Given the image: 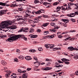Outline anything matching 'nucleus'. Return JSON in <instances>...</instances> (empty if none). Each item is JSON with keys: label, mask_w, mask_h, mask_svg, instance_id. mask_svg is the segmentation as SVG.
Wrapping results in <instances>:
<instances>
[{"label": "nucleus", "mask_w": 78, "mask_h": 78, "mask_svg": "<svg viewBox=\"0 0 78 78\" xmlns=\"http://www.w3.org/2000/svg\"><path fill=\"white\" fill-rule=\"evenodd\" d=\"M22 37H24L23 39L25 41H27V38L24 37V36L23 35H14V36H12L6 40L7 41H9V42H11V41H15L17 39H20L22 38Z\"/></svg>", "instance_id": "obj_1"}, {"label": "nucleus", "mask_w": 78, "mask_h": 78, "mask_svg": "<svg viewBox=\"0 0 78 78\" xmlns=\"http://www.w3.org/2000/svg\"><path fill=\"white\" fill-rule=\"evenodd\" d=\"M0 27L1 28L4 29L3 30V31H5V32H6V31H9L10 30H9L10 28H9V27H8V26L6 25L3 24L1 23L0 24Z\"/></svg>", "instance_id": "obj_2"}, {"label": "nucleus", "mask_w": 78, "mask_h": 78, "mask_svg": "<svg viewBox=\"0 0 78 78\" xmlns=\"http://www.w3.org/2000/svg\"><path fill=\"white\" fill-rule=\"evenodd\" d=\"M22 4H20L19 5L17 4L16 3L14 2V3L13 4H12V5L10 6L11 7H16V6H19V7H20L18 8L19 9V11H22V10H23V9L22 7Z\"/></svg>", "instance_id": "obj_3"}, {"label": "nucleus", "mask_w": 78, "mask_h": 78, "mask_svg": "<svg viewBox=\"0 0 78 78\" xmlns=\"http://www.w3.org/2000/svg\"><path fill=\"white\" fill-rule=\"evenodd\" d=\"M17 17L18 19H17V21H19V20H22V22H24V21H26L27 19L26 18H23V16L22 15L17 16Z\"/></svg>", "instance_id": "obj_4"}, {"label": "nucleus", "mask_w": 78, "mask_h": 78, "mask_svg": "<svg viewBox=\"0 0 78 78\" xmlns=\"http://www.w3.org/2000/svg\"><path fill=\"white\" fill-rule=\"evenodd\" d=\"M2 23L4 25L8 26V25H11L13 23L11 21L9 20L7 21L2 22Z\"/></svg>", "instance_id": "obj_5"}, {"label": "nucleus", "mask_w": 78, "mask_h": 78, "mask_svg": "<svg viewBox=\"0 0 78 78\" xmlns=\"http://www.w3.org/2000/svg\"><path fill=\"white\" fill-rule=\"evenodd\" d=\"M61 10L62 11H68V10H70L72 9V8H70V7L69 6H67L66 7H64V6H61Z\"/></svg>", "instance_id": "obj_6"}, {"label": "nucleus", "mask_w": 78, "mask_h": 78, "mask_svg": "<svg viewBox=\"0 0 78 78\" xmlns=\"http://www.w3.org/2000/svg\"><path fill=\"white\" fill-rule=\"evenodd\" d=\"M29 29L28 28H23L22 27L21 28L20 30L18 31V33H20V32H26V33H27Z\"/></svg>", "instance_id": "obj_7"}, {"label": "nucleus", "mask_w": 78, "mask_h": 78, "mask_svg": "<svg viewBox=\"0 0 78 78\" xmlns=\"http://www.w3.org/2000/svg\"><path fill=\"white\" fill-rule=\"evenodd\" d=\"M32 10V9H29L25 11V13L26 14V17H28V16H30V14L31 13Z\"/></svg>", "instance_id": "obj_8"}, {"label": "nucleus", "mask_w": 78, "mask_h": 78, "mask_svg": "<svg viewBox=\"0 0 78 78\" xmlns=\"http://www.w3.org/2000/svg\"><path fill=\"white\" fill-rule=\"evenodd\" d=\"M52 69V68L47 67L46 68H42L41 69L42 70H46V71H47V70H51Z\"/></svg>", "instance_id": "obj_9"}, {"label": "nucleus", "mask_w": 78, "mask_h": 78, "mask_svg": "<svg viewBox=\"0 0 78 78\" xmlns=\"http://www.w3.org/2000/svg\"><path fill=\"white\" fill-rule=\"evenodd\" d=\"M6 13V10H1L0 11V16H2V15H3Z\"/></svg>", "instance_id": "obj_10"}, {"label": "nucleus", "mask_w": 78, "mask_h": 78, "mask_svg": "<svg viewBox=\"0 0 78 78\" xmlns=\"http://www.w3.org/2000/svg\"><path fill=\"white\" fill-rule=\"evenodd\" d=\"M28 77V74L27 73H25L22 75V77H20L19 78H27Z\"/></svg>", "instance_id": "obj_11"}, {"label": "nucleus", "mask_w": 78, "mask_h": 78, "mask_svg": "<svg viewBox=\"0 0 78 78\" xmlns=\"http://www.w3.org/2000/svg\"><path fill=\"white\" fill-rule=\"evenodd\" d=\"M7 2L3 3L2 2H0V5L1 6H9V5L7 4Z\"/></svg>", "instance_id": "obj_12"}, {"label": "nucleus", "mask_w": 78, "mask_h": 78, "mask_svg": "<svg viewBox=\"0 0 78 78\" xmlns=\"http://www.w3.org/2000/svg\"><path fill=\"white\" fill-rule=\"evenodd\" d=\"M68 49L70 51H73V50H75L76 48L71 46L68 47Z\"/></svg>", "instance_id": "obj_13"}, {"label": "nucleus", "mask_w": 78, "mask_h": 78, "mask_svg": "<svg viewBox=\"0 0 78 78\" xmlns=\"http://www.w3.org/2000/svg\"><path fill=\"white\" fill-rule=\"evenodd\" d=\"M4 70V72H7V73H11V71H8V68H7L6 67H5L4 68V69H2L1 70Z\"/></svg>", "instance_id": "obj_14"}, {"label": "nucleus", "mask_w": 78, "mask_h": 78, "mask_svg": "<svg viewBox=\"0 0 78 78\" xmlns=\"http://www.w3.org/2000/svg\"><path fill=\"white\" fill-rule=\"evenodd\" d=\"M25 59L27 60V61H29V60H31L32 59V58L31 57V56H27L25 57Z\"/></svg>", "instance_id": "obj_15"}, {"label": "nucleus", "mask_w": 78, "mask_h": 78, "mask_svg": "<svg viewBox=\"0 0 78 78\" xmlns=\"http://www.w3.org/2000/svg\"><path fill=\"white\" fill-rule=\"evenodd\" d=\"M61 20L62 21V22H66V23H68L69 21V20L67 19H62Z\"/></svg>", "instance_id": "obj_16"}, {"label": "nucleus", "mask_w": 78, "mask_h": 78, "mask_svg": "<svg viewBox=\"0 0 78 78\" xmlns=\"http://www.w3.org/2000/svg\"><path fill=\"white\" fill-rule=\"evenodd\" d=\"M43 5H46V6H47L48 5V6L46 7V8H49V5H50V4L49 3L44 2L43 3Z\"/></svg>", "instance_id": "obj_17"}, {"label": "nucleus", "mask_w": 78, "mask_h": 78, "mask_svg": "<svg viewBox=\"0 0 78 78\" xmlns=\"http://www.w3.org/2000/svg\"><path fill=\"white\" fill-rule=\"evenodd\" d=\"M1 64L3 66H5V65H6L7 63L5 62V61L4 60H2L1 61Z\"/></svg>", "instance_id": "obj_18"}, {"label": "nucleus", "mask_w": 78, "mask_h": 78, "mask_svg": "<svg viewBox=\"0 0 78 78\" xmlns=\"http://www.w3.org/2000/svg\"><path fill=\"white\" fill-rule=\"evenodd\" d=\"M16 28H17V26L16 25H13L11 26V29L12 30H14V29H16Z\"/></svg>", "instance_id": "obj_19"}, {"label": "nucleus", "mask_w": 78, "mask_h": 78, "mask_svg": "<svg viewBox=\"0 0 78 78\" xmlns=\"http://www.w3.org/2000/svg\"><path fill=\"white\" fill-rule=\"evenodd\" d=\"M61 60L62 61H63V62H64L65 61H70L69 59L65 58L62 59Z\"/></svg>", "instance_id": "obj_20"}, {"label": "nucleus", "mask_w": 78, "mask_h": 78, "mask_svg": "<svg viewBox=\"0 0 78 78\" xmlns=\"http://www.w3.org/2000/svg\"><path fill=\"white\" fill-rule=\"evenodd\" d=\"M43 33H44V35H47L48 34H49L48 31H44Z\"/></svg>", "instance_id": "obj_21"}, {"label": "nucleus", "mask_w": 78, "mask_h": 78, "mask_svg": "<svg viewBox=\"0 0 78 78\" xmlns=\"http://www.w3.org/2000/svg\"><path fill=\"white\" fill-rule=\"evenodd\" d=\"M62 65H60L59 64H57L56 65V67L57 68L58 67H62Z\"/></svg>", "instance_id": "obj_22"}, {"label": "nucleus", "mask_w": 78, "mask_h": 78, "mask_svg": "<svg viewBox=\"0 0 78 78\" xmlns=\"http://www.w3.org/2000/svg\"><path fill=\"white\" fill-rule=\"evenodd\" d=\"M34 64H37V65L39 66L40 65V62L39 61H37L35 62H34Z\"/></svg>", "instance_id": "obj_23"}, {"label": "nucleus", "mask_w": 78, "mask_h": 78, "mask_svg": "<svg viewBox=\"0 0 78 78\" xmlns=\"http://www.w3.org/2000/svg\"><path fill=\"white\" fill-rule=\"evenodd\" d=\"M48 24H49V23H44L43 24V26L44 27H47V26L48 25Z\"/></svg>", "instance_id": "obj_24"}, {"label": "nucleus", "mask_w": 78, "mask_h": 78, "mask_svg": "<svg viewBox=\"0 0 78 78\" xmlns=\"http://www.w3.org/2000/svg\"><path fill=\"white\" fill-rule=\"evenodd\" d=\"M10 76L12 78H15L17 76H15V74H13Z\"/></svg>", "instance_id": "obj_25"}, {"label": "nucleus", "mask_w": 78, "mask_h": 78, "mask_svg": "<svg viewBox=\"0 0 78 78\" xmlns=\"http://www.w3.org/2000/svg\"><path fill=\"white\" fill-rule=\"evenodd\" d=\"M75 4H73L72 2H69L68 3V6H72V5H73Z\"/></svg>", "instance_id": "obj_26"}, {"label": "nucleus", "mask_w": 78, "mask_h": 78, "mask_svg": "<svg viewBox=\"0 0 78 78\" xmlns=\"http://www.w3.org/2000/svg\"><path fill=\"white\" fill-rule=\"evenodd\" d=\"M19 59H24V58H23V56L22 55H20V56H19L18 57Z\"/></svg>", "instance_id": "obj_27"}, {"label": "nucleus", "mask_w": 78, "mask_h": 78, "mask_svg": "<svg viewBox=\"0 0 78 78\" xmlns=\"http://www.w3.org/2000/svg\"><path fill=\"white\" fill-rule=\"evenodd\" d=\"M51 18L52 19L51 20V22L55 21V19H56L55 17H51Z\"/></svg>", "instance_id": "obj_28"}, {"label": "nucleus", "mask_w": 78, "mask_h": 78, "mask_svg": "<svg viewBox=\"0 0 78 78\" xmlns=\"http://www.w3.org/2000/svg\"><path fill=\"white\" fill-rule=\"evenodd\" d=\"M49 31L51 32H55V31H56V30L55 29H50Z\"/></svg>", "instance_id": "obj_29"}, {"label": "nucleus", "mask_w": 78, "mask_h": 78, "mask_svg": "<svg viewBox=\"0 0 78 78\" xmlns=\"http://www.w3.org/2000/svg\"><path fill=\"white\" fill-rule=\"evenodd\" d=\"M50 25L51 26H53V27H55L56 25V24L55 23H50Z\"/></svg>", "instance_id": "obj_30"}, {"label": "nucleus", "mask_w": 78, "mask_h": 78, "mask_svg": "<svg viewBox=\"0 0 78 78\" xmlns=\"http://www.w3.org/2000/svg\"><path fill=\"white\" fill-rule=\"evenodd\" d=\"M11 74V73H9L8 74H5V76L6 77H9V76H10V75Z\"/></svg>", "instance_id": "obj_31"}, {"label": "nucleus", "mask_w": 78, "mask_h": 78, "mask_svg": "<svg viewBox=\"0 0 78 78\" xmlns=\"http://www.w3.org/2000/svg\"><path fill=\"white\" fill-rule=\"evenodd\" d=\"M61 9V7L58 6L57 7L56 9L57 11H60V9Z\"/></svg>", "instance_id": "obj_32"}, {"label": "nucleus", "mask_w": 78, "mask_h": 78, "mask_svg": "<svg viewBox=\"0 0 78 78\" xmlns=\"http://www.w3.org/2000/svg\"><path fill=\"white\" fill-rule=\"evenodd\" d=\"M14 62H19V61L18 60V59H17V58H15L14 59Z\"/></svg>", "instance_id": "obj_33"}, {"label": "nucleus", "mask_w": 78, "mask_h": 78, "mask_svg": "<svg viewBox=\"0 0 78 78\" xmlns=\"http://www.w3.org/2000/svg\"><path fill=\"white\" fill-rule=\"evenodd\" d=\"M41 14V11L40 10H39L37 11L36 14Z\"/></svg>", "instance_id": "obj_34"}, {"label": "nucleus", "mask_w": 78, "mask_h": 78, "mask_svg": "<svg viewBox=\"0 0 78 78\" xmlns=\"http://www.w3.org/2000/svg\"><path fill=\"white\" fill-rule=\"evenodd\" d=\"M71 16V17H75V14L74 13H70Z\"/></svg>", "instance_id": "obj_35"}, {"label": "nucleus", "mask_w": 78, "mask_h": 78, "mask_svg": "<svg viewBox=\"0 0 78 78\" xmlns=\"http://www.w3.org/2000/svg\"><path fill=\"white\" fill-rule=\"evenodd\" d=\"M34 3L35 4H36V3H39V1L38 0H35L34 1Z\"/></svg>", "instance_id": "obj_36"}, {"label": "nucleus", "mask_w": 78, "mask_h": 78, "mask_svg": "<svg viewBox=\"0 0 78 78\" xmlns=\"http://www.w3.org/2000/svg\"><path fill=\"white\" fill-rule=\"evenodd\" d=\"M38 50L40 51H42L43 50V49H42V47H40L39 48H38Z\"/></svg>", "instance_id": "obj_37"}, {"label": "nucleus", "mask_w": 78, "mask_h": 78, "mask_svg": "<svg viewBox=\"0 0 78 78\" xmlns=\"http://www.w3.org/2000/svg\"><path fill=\"white\" fill-rule=\"evenodd\" d=\"M54 46H55V45L53 44H51L49 45V47L51 48H53V47H54Z\"/></svg>", "instance_id": "obj_38"}, {"label": "nucleus", "mask_w": 78, "mask_h": 78, "mask_svg": "<svg viewBox=\"0 0 78 78\" xmlns=\"http://www.w3.org/2000/svg\"><path fill=\"white\" fill-rule=\"evenodd\" d=\"M46 61H52L51 59H50L48 58H46L45 60Z\"/></svg>", "instance_id": "obj_39"}, {"label": "nucleus", "mask_w": 78, "mask_h": 78, "mask_svg": "<svg viewBox=\"0 0 78 78\" xmlns=\"http://www.w3.org/2000/svg\"><path fill=\"white\" fill-rule=\"evenodd\" d=\"M40 11L41 13H42V12H45V10H44V9H40Z\"/></svg>", "instance_id": "obj_40"}, {"label": "nucleus", "mask_w": 78, "mask_h": 78, "mask_svg": "<svg viewBox=\"0 0 78 78\" xmlns=\"http://www.w3.org/2000/svg\"><path fill=\"white\" fill-rule=\"evenodd\" d=\"M34 29H32L31 30H30V33H33L34 32Z\"/></svg>", "instance_id": "obj_41"}, {"label": "nucleus", "mask_w": 78, "mask_h": 78, "mask_svg": "<svg viewBox=\"0 0 78 78\" xmlns=\"http://www.w3.org/2000/svg\"><path fill=\"white\" fill-rule=\"evenodd\" d=\"M70 32H71V33H73L74 32H76V30H70L69 33H70Z\"/></svg>", "instance_id": "obj_42"}, {"label": "nucleus", "mask_w": 78, "mask_h": 78, "mask_svg": "<svg viewBox=\"0 0 78 78\" xmlns=\"http://www.w3.org/2000/svg\"><path fill=\"white\" fill-rule=\"evenodd\" d=\"M18 72H19V73H21L22 72V70H21V69H18Z\"/></svg>", "instance_id": "obj_43"}, {"label": "nucleus", "mask_w": 78, "mask_h": 78, "mask_svg": "<svg viewBox=\"0 0 78 78\" xmlns=\"http://www.w3.org/2000/svg\"><path fill=\"white\" fill-rule=\"evenodd\" d=\"M58 3L57 2H55L54 3V4H53V5H54V6H56V5H58Z\"/></svg>", "instance_id": "obj_44"}, {"label": "nucleus", "mask_w": 78, "mask_h": 78, "mask_svg": "<svg viewBox=\"0 0 78 78\" xmlns=\"http://www.w3.org/2000/svg\"><path fill=\"white\" fill-rule=\"evenodd\" d=\"M62 26H64V27H67V24H66V23H65V24L63 23Z\"/></svg>", "instance_id": "obj_45"}, {"label": "nucleus", "mask_w": 78, "mask_h": 78, "mask_svg": "<svg viewBox=\"0 0 78 78\" xmlns=\"http://www.w3.org/2000/svg\"><path fill=\"white\" fill-rule=\"evenodd\" d=\"M16 53H20V50H19V49H17L16 50Z\"/></svg>", "instance_id": "obj_46"}, {"label": "nucleus", "mask_w": 78, "mask_h": 78, "mask_svg": "<svg viewBox=\"0 0 78 78\" xmlns=\"http://www.w3.org/2000/svg\"><path fill=\"white\" fill-rule=\"evenodd\" d=\"M34 59H35V60H36V61L38 60L37 58V57H36V56L34 57Z\"/></svg>", "instance_id": "obj_47"}, {"label": "nucleus", "mask_w": 78, "mask_h": 78, "mask_svg": "<svg viewBox=\"0 0 78 78\" xmlns=\"http://www.w3.org/2000/svg\"><path fill=\"white\" fill-rule=\"evenodd\" d=\"M27 10H30V9H31V7L30 6H28L27 7Z\"/></svg>", "instance_id": "obj_48"}, {"label": "nucleus", "mask_w": 78, "mask_h": 78, "mask_svg": "<svg viewBox=\"0 0 78 78\" xmlns=\"http://www.w3.org/2000/svg\"><path fill=\"white\" fill-rule=\"evenodd\" d=\"M67 16H68V17H72V16H71V15L70 14H67Z\"/></svg>", "instance_id": "obj_49"}, {"label": "nucleus", "mask_w": 78, "mask_h": 78, "mask_svg": "<svg viewBox=\"0 0 78 78\" xmlns=\"http://www.w3.org/2000/svg\"><path fill=\"white\" fill-rule=\"evenodd\" d=\"M74 5L76 6L77 8H78V3L74 4Z\"/></svg>", "instance_id": "obj_50"}, {"label": "nucleus", "mask_w": 78, "mask_h": 78, "mask_svg": "<svg viewBox=\"0 0 78 78\" xmlns=\"http://www.w3.org/2000/svg\"><path fill=\"white\" fill-rule=\"evenodd\" d=\"M51 64V63H50V62H48V63H47L46 66H50Z\"/></svg>", "instance_id": "obj_51"}, {"label": "nucleus", "mask_w": 78, "mask_h": 78, "mask_svg": "<svg viewBox=\"0 0 78 78\" xmlns=\"http://www.w3.org/2000/svg\"><path fill=\"white\" fill-rule=\"evenodd\" d=\"M58 24H59V25H63V23L60 22H58Z\"/></svg>", "instance_id": "obj_52"}, {"label": "nucleus", "mask_w": 78, "mask_h": 78, "mask_svg": "<svg viewBox=\"0 0 78 78\" xmlns=\"http://www.w3.org/2000/svg\"><path fill=\"white\" fill-rule=\"evenodd\" d=\"M58 27V26H56L55 25V26H54V28H55L54 29H55H55H58V28H59Z\"/></svg>", "instance_id": "obj_53"}, {"label": "nucleus", "mask_w": 78, "mask_h": 78, "mask_svg": "<svg viewBox=\"0 0 78 78\" xmlns=\"http://www.w3.org/2000/svg\"><path fill=\"white\" fill-rule=\"evenodd\" d=\"M45 47H46V48H49V46L48 45V44H46L44 45Z\"/></svg>", "instance_id": "obj_54"}, {"label": "nucleus", "mask_w": 78, "mask_h": 78, "mask_svg": "<svg viewBox=\"0 0 78 78\" xmlns=\"http://www.w3.org/2000/svg\"><path fill=\"white\" fill-rule=\"evenodd\" d=\"M58 63H63V62H62L61 60H58Z\"/></svg>", "instance_id": "obj_55"}, {"label": "nucleus", "mask_w": 78, "mask_h": 78, "mask_svg": "<svg viewBox=\"0 0 78 78\" xmlns=\"http://www.w3.org/2000/svg\"><path fill=\"white\" fill-rule=\"evenodd\" d=\"M71 38V37H67L65 39V41H67V40L69 39H70Z\"/></svg>", "instance_id": "obj_56"}, {"label": "nucleus", "mask_w": 78, "mask_h": 78, "mask_svg": "<svg viewBox=\"0 0 78 78\" xmlns=\"http://www.w3.org/2000/svg\"><path fill=\"white\" fill-rule=\"evenodd\" d=\"M65 64H70V63L69 62H65Z\"/></svg>", "instance_id": "obj_57"}, {"label": "nucleus", "mask_w": 78, "mask_h": 78, "mask_svg": "<svg viewBox=\"0 0 78 78\" xmlns=\"http://www.w3.org/2000/svg\"><path fill=\"white\" fill-rule=\"evenodd\" d=\"M34 13L36 14L37 12H35L34 11H33L32 12V14H34Z\"/></svg>", "instance_id": "obj_58"}, {"label": "nucleus", "mask_w": 78, "mask_h": 78, "mask_svg": "<svg viewBox=\"0 0 78 78\" xmlns=\"http://www.w3.org/2000/svg\"><path fill=\"white\" fill-rule=\"evenodd\" d=\"M71 20L72 22H75V20L73 19H71Z\"/></svg>", "instance_id": "obj_59"}, {"label": "nucleus", "mask_w": 78, "mask_h": 78, "mask_svg": "<svg viewBox=\"0 0 78 78\" xmlns=\"http://www.w3.org/2000/svg\"><path fill=\"white\" fill-rule=\"evenodd\" d=\"M62 74V72L59 73H58V75H60V76H61Z\"/></svg>", "instance_id": "obj_60"}, {"label": "nucleus", "mask_w": 78, "mask_h": 78, "mask_svg": "<svg viewBox=\"0 0 78 78\" xmlns=\"http://www.w3.org/2000/svg\"><path fill=\"white\" fill-rule=\"evenodd\" d=\"M69 40L70 41H74V40H75V38H72L69 39Z\"/></svg>", "instance_id": "obj_61"}, {"label": "nucleus", "mask_w": 78, "mask_h": 78, "mask_svg": "<svg viewBox=\"0 0 78 78\" xmlns=\"http://www.w3.org/2000/svg\"><path fill=\"white\" fill-rule=\"evenodd\" d=\"M1 37H6V35H2V36H1Z\"/></svg>", "instance_id": "obj_62"}, {"label": "nucleus", "mask_w": 78, "mask_h": 78, "mask_svg": "<svg viewBox=\"0 0 78 78\" xmlns=\"http://www.w3.org/2000/svg\"><path fill=\"white\" fill-rule=\"evenodd\" d=\"M69 33L68 32H67V31H66L62 33V34H66V33Z\"/></svg>", "instance_id": "obj_63"}, {"label": "nucleus", "mask_w": 78, "mask_h": 78, "mask_svg": "<svg viewBox=\"0 0 78 78\" xmlns=\"http://www.w3.org/2000/svg\"><path fill=\"white\" fill-rule=\"evenodd\" d=\"M43 17H44L45 18L47 17V16L45 15H43Z\"/></svg>", "instance_id": "obj_64"}]
</instances>
